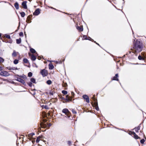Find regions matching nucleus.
Returning a JSON list of instances; mask_svg holds the SVG:
<instances>
[{
  "label": "nucleus",
  "instance_id": "f257e3e1",
  "mask_svg": "<svg viewBox=\"0 0 146 146\" xmlns=\"http://www.w3.org/2000/svg\"><path fill=\"white\" fill-rule=\"evenodd\" d=\"M134 48L135 52H140L142 51V44L140 41L137 40L134 46Z\"/></svg>",
  "mask_w": 146,
  "mask_h": 146
},
{
  "label": "nucleus",
  "instance_id": "f03ea898",
  "mask_svg": "<svg viewBox=\"0 0 146 146\" xmlns=\"http://www.w3.org/2000/svg\"><path fill=\"white\" fill-rule=\"evenodd\" d=\"M62 112L64 113L65 115H66V116L69 117L70 116V113L68 111V110L67 109H63L62 110Z\"/></svg>",
  "mask_w": 146,
  "mask_h": 146
},
{
  "label": "nucleus",
  "instance_id": "7ed1b4c3",
  "mask_svg": "<svg viewBox=\"0 0 146 146\" xmlns=\"http://www.w3.org/2000/svg\"><path fill=\"white\" fill-rule=\"evenodd\" d=\"M40 73L43 77L46 76L48 74V72L45 69L41 70Z\"/></svg>",
  "mask_w": 146,
  "mask_h": 146
},
{
  "label": "nucleus",
  "instance_id": "20e7f679",
  "mask_svg": "<svg viewBox=\"0 0 146 146\" xmlns=\"http://www.w3.org/2000/svg\"><path fill=\"white\" fill-rule=\"evenodd\" d=\"M83 98L84 99L86 100L87 103H89L90 102L89 98L88 96L86 95H83Z\"/></svg>",
  "mask_w": 146,
  "mask_h": 146
},
{
  "label": "nucleus",
  "instance_id": "39448f33",
  "mask_svg": "<svg viewBox=\"0 0 146 146\" xmlns=\"http://www.w3.org/2000/svg\"><path fill=\"white\" fill-rule=\"evenodd\" d=\"M27 1H24L23 2L22 4V5L23 6V8L25 9H27Z\"/></svg>",
  "mask_w": 146,
  "mask_h": 146
},
{
  "label": "nucleus",
  "instance_id": "423d86ee",
  "mask_svg": "<svg viewBox=\"0 0 146 146\" xmlns=\"http://www.w3.org/2000/svg\"><path fill=\"white\" fill-rule=\"evenodd\" d=\"M40 13V9H36L33 13V15H38Z\"/></svg>",
  "mask_w": 146,
  "mask_h": 146
},
{
  "label": "nucleus",
  "instance_id": "0eeeda50",
  "mask_svg": "<svg viewBox=\"0 0 146 146\" xmlns=\"http://www.w3.org/2000/svg\"><path fill=\"white\" fill-rule=\"evenodd\" d=\"M1 74L4 76H8L9 75V74L6 71H3L2 72Z\"/></svg>",
  "mask_w": 146,
  "mask_h": 146
},
{
  "label": "nucleus",
  "instance_id": "6e6552de",
  "mask_svg": "<svg viewBox=\"0 0 146 146\" xmlns=\"http://www.w3.org/2000/svg\"><path fill=\"white\" fill-rule=\"evenodd\" d=\"M131 135H133L135 139H138L139 138L135 132H131Z\"/></svg>",
  "mask_w": 146,
  "mask_h": 146
},
{
  "label": "nucleus",
  "instance_id": "1a4fd4ad",
  "mask_svg": "<svg viewBox=\"0 0 146 146\" xmlns=\"http://www.w3.org/2000/svg\"><path fill=\"white\" fill-rule=\"evenodd\" d=\"M77 29L80 31H83V28L82 26H81L80 27L77 26L76 27Z\"/></svg>",
  "mask_w": 146,
  "mask_h": 146
},
{
  "label": "nucleus",
  "instance_id": "9d476101",
  "mask_svg": "<svg viewBox=\"0 0 146 146\" xmlns=\"http://www.w3.org/2000/svg\"><path fill=\"white\" fill-rule=\"evenodd\" d=\"M66 100L68 101H72V98L70 96H69L68 95H67L66 96Z\"/></svg>",
  "mask_w": 146,
  "mask_h": 146
},
{
  "label": "nucleus",
  "instance_id": "9b49d317",
  "mask_svg": "<svg viewBox=\"0 0 146 146\" xmlns=\"http://www.w3.org/2000/svg\"><path fill=\"white\" fill-rule=\"evenodd\" d=\"M118 74H116L115 75V76L113 77V79H112V80L118 81Z\"/></svg>",
  "mask_w": 146,
  "mask_h": 146
},
{
  "label": "nucleus",
  "instance_id": "f8f14e48",
  "mask_svg": "<svg viewBox=\"0 0 146 146\" xmlns=\"http://www.w3.org/2000/svg\"><path fill=\"white\" fill-rule=\"evenodd\" d=\"M15 7L17 9H19V5L17 2L15 3L14 4Z\"/></svg>",
  "mask_w": 146,
  "mask_h": 146
},
{
  "label": "nucleus",
  "instance_id": "ddd939ff",
  "mask_svg": "<svg viewBox=\"0 0 146 146\" xmlns=\"http://www.w3.org/2000/svg\"><path fill=\"white\" fill-rule=\"evenodd\" d=\"M54 68L53 65L52 64H49V68L50 69L52 70Z\"/></svg>",
  "mask_w": 146,
  "mask_h": 146
},
{
  "label": "nucleus",
  "instance_id": "4468645a",
  "mask_svg": "<svg viewBox=\"0 0 146 146\" xmlns=\"http://www.w3.org/2000/svg\"><path fill=\"white\" fill-rule=\"evenodd\" d=\"M18 81L23 83V84H24L25 83V81L23 79H21L20 78L18 79Z\"/></svg>",
  "mask_w": 146,
  "mask_h": 146
},
{
  "label": "nucleus",
  "instance_id": "2eb2a0df",
  "mask_svg": "<svg viewBox=\"0 0 146 146\" xmlns=\"http://www.w3.org/2000/svg\"><path fill=\"white\" fill-rule=\"evenodd\" d=\"M36 57L34 55L32 54L31 55V59L32 60H36Z\"/></svg>",
  "mask_w": 146,
  "mask_h": 146
},
{
  "label": "nucleus",
  "instance_id": "dca6fc26",
  "mask_svg": "<svg viewBox=\"0 0 146 146\" xmlns=\"http://www.w3.org/2000/svg\"><path fill=\"white\" fill-rule=\"evenodd\" d=\"M16 42L17 44H19L21 42V39L19 38V39H17L16 40Z\"/></svg>",
  "mask_w": 146,
  "mask_h": 146
},
{
  "label": "nucleus",
  "instance_id": "f3484780",
  "mask_svg": "<svg viewBox=\"0 0 146 146\" xmlns=\"http://www.w3.org/2000/svg\"><path fill=\"white\" fill-rule=\"evenodd\" d=\"M42 137L41 136H39L37 137L36 140V142L37 143H38L40 140V139Z\"/></svg>",
  "mask_w": 146,
  "mask_h": 146
},
{
  "label": "nucleus",
  "instance_id": "a211bd4d",
  "mask_svg": "<svg viewBox=\"0 0 146 146\" xmlns=\"http://www.w3.org/2000/svg\"><path fill=\"white\" fill-rule=\"evenodd\" d=\"M31 82H32L33 83H36V80L35 79V78H31Z\"/></svg>",
  "mask_w": 146,
  "mask_h": 146
},
{
  "label": "nucleus",
  "instance_id": "6ab92c4d",
  "mask_svg": "<svg viewBox=\"0 0 146 146\" xmlns=\"http://www.w3.org/2000/svg\"><path fill=\"white\" fill-rule=\"evenodd\" d=\"M30 50L33 53H34L36 52V51L33 48H31L30 49Z\"/></svg>",
  "mask_w": 146,
  "mask_h": 146
},
{
  "label": "nucleus",
  "instance_id": "aec40b11",
  "mask_svg": "<svg viewBox=\"0 0 146 146\" xmlns=\"http://www.w3.org/2000/svg\"><path fill=\"white\" fill-rule=\"evenodd\" d=\"M12 56L13 57H15L17 56L16 52L15 51H14L13 52L12 54Z\"/></svg>",
  "mask_w": 146,
  "mask_h": 146
},
{
  "label": "nucleus",
  "instance_id": "412c9836",
  "mask_svg": "<svg viewBox=\"0 0 146 146\" xmlns=\"http://www.w3.org/2000/svg\"><path fill=\"white\" fill-rule=\"evenodd\" d=\"M134 129L136 132H138L140 129V127H137V128H135Z\"/></svg>",
  "mask_w": 146,
  "mask_h": 146
},
{
  "label": "nucleus",
  "instance_id": "4be33fe9",
  "mask_svg": "<svg viewBox=\"0 0 146 146\" xmlns=\"http://www.w3.org/2000/svg\"><path fill=\"white\" fill-rule=\"evenodd\" d=\"M55 93V92L53 90H52L49 92L50 94L52 95H53Z\"/></svg>",
  "mask_w": 146,
  "mask_h": 146
},
{
  "label": "nucleus",
  "instance_id": "5701e85b",
  "mask_svg": "<svg viewBox=\"0 0 146 146\" xmlns=\"http://www.w3.org/2000/svg\"><path fill=\"white\" fill-rule=\"evenodd\" d=\"M138 58L139 60H144V58L140 55H139L138 56Z\"/></svg>",
  "mask_w": 146,
  "mask_h": 146
},
{
  "label": "nucleus",
  "instance_id": "b1692460",
  "mask_svg": "<svg viewBox=\"0 0 146 146\" xmlns=\"http://www.w3.org/2000/svg\"><path fill=\"white\" fill-rule=\"evenodd\" d=\"M42 108H44L46 109H48L49 108L48 107L46 106L43 105L42 106Z\"/></svg>",
  "mask_w": 146,
  "mask_h": 146
},
{
  "label": "nucleus",
  "instance_id": "393cba45",
  "mask_svg": "<svg viewBox=\"0 0 146 146\" xmlns=\"http://www.w3.org/2000/svg\"><path fill=\"white\" fill-rule=\"evenodd\" d=\"M52 81L50 80H48L46 81V83L48 85H50Z\"/></svg>",
  "mask_w": 146,
  "mask_h": 146
},
{
  "label": "nucleus",
  "instance_id": "a878e982",
  "mask_svg": "<svg viewBox=\"0 0 146 146\" xmlns=\"http://www.w3.org/2000/svg\"><path fill=\"white\" fill-rule=\"evenodd\" d=\"M21 16L22 17H24L25 15V13L24 12H22L20 13Z\"/></svg>",
  "mask_w": 146,
  "mask_h": 146
},
{
  "label": "nucleus",
  "instance_id": "bb28decb",
  "mask_svg": "<svg viewBox=\"0 0 146 146\" xmlns=\"http://www.w3.org/2000/svg\"><path fill=\"white\" fill-rule=\"evenodd\" d=\"M62 93L64 95H66L67 94V92L66 91L63 90L62 91Z\"/></svg>",
  "mask_w": 146,
  "mask_h": 146
},
{
  "label": "nucleus",
  "instance_id": "cd10ccee",
  "mask_svg": "<svg viewBox=\"0 0 146 146\" xmlns=\"http://www.w3.org/2000/svg\"><path fill=\"white\" fill-rule=\"evenodd\" d=\"M23 61L25 63H27L28 62V60L26 58H24Z\"/></svg>",
  "mask_w": 146,
  "mask_h": 146
},
{
  "label": "nucleus",
  "instance_id": "c85d7f7f",
  "mask_svg": "<svg viewBox=\"0 0 146 146\" xmlns=\"http://www.w3.org/2000/svg\"><path fill=\"white\" fill-rule=\"evenodd\" d=\"M4 61V60L3 58L0 57V64L3 62Z\"/></svg>",
  "mask_w": 146,
  "mask_h": 146
},
{
  "label": "nucleus",
  "instance_id": "c756f323",
  "mask_svg": "<svg viewBox=\"0 0 146 146\" xmlns=\"http://www.w3.org/2000/svg\"><path fill=\"white\" fill-rule=\"evenodd\" d=\"M32 75H33V74H32V73L31 72H29L28 73V76L29 77H31L32 76Z\"/></svg>",
  "mask_w": 146,
  "mask_h": 146
},
{
  "label": "nucleus",
  "instance_id": "7c9ffc66",
  "mask_svg": "<svg viewBox=\"0 0 146 146\" xmlns=\"http://www.w3.org/2000/svg\"><path fill=\"white\" fill-rule=\"evenodd\" d=\"M18 63V60L17 59L15 60L14 61V63L15 64H17Z\"/></svg>",
  "mask_w": 146,
  "mask_h": 146
},
{
  "label": "nucleus",
  "instance_id": "2f4dec72",
  "mask_svg": "<svg viewBox=\"0 0 146 146\" xmlns=\"http://www.w3.org/2000/svg\"><path fill=\"white\" fill-rule=\"evenodd\" d=\"M27 22L28 23H30L31 22V20L30 19H29V17H28L27 19Z\"/></svg>",
  "mask_w": 146,
  "mask_h": 146
},
{
  "label": "nucleus",
  "instance_id": "473e14b6",
  "mask_svg": "<svg viewBox=\"0 0 146 146\" xmlns=\"http://www.w3.org/2000/svg\"><path fill=\"white\" fill-rule=\"evenodd\" d=\"M19 78H19V77L18 76H17V75L15 76V79L16 80L18 81V79H19Z\"/></svg>",
  "mask_w": 146,
  "mask_h": 146
},
{
  "label": "nucleus",
  "instance_id": "72a5a7b5",
  "mask_svg": "<svg viewBox=\"0 0 146 146\" xmlns=\"http://www.w3.org/2000/svg\"><path fill=\"white\" fill-rule=\"evenodd\" d=\"M145 141V140L144 139H142L140 141V142L141 143H143Z\"/></svg>",
  "mask_w": 146,
  "mask_h": 146
},
{
  "label": "nucleus",
  "instance_id": "f704fd0d",
  "mask_svg": "<svg viewBox=\"0 0 146 146\" xmlns=\"http://www.w3.org/2000/svg\"><path fill=\"white\" fill-rule=\"evenodd\" d=\"M5 36L8 39H10L11 38L10 36L9 35H6Z\"/></svg>",
  "mask_w": 146,
  "mask_h": 146
},
{
  "label": "nucleus",
  "instance_id": "c9c22d12",
  "mask_svg": "<svg viewBox=\"0 0 146 146\" xmlns=\"http://www.w3.org/2000/svg\"><path fill=\"white\" fill-rule=\"evenodd\" d=\"M28 85L30 86L31 87L32 86V84L31 82H29L28 83Z\"/></svg>",
  "mask_w": 146,
  "mask_h": 146
},
{
  "label": "nucleus",
  "instance_id": "e433bc0d",
  "mask_svg": "<svg viewBox=\"0 0 146 146\" xmlns=\"http://www.w3.org/2000/svg\"><path fill=\"white\" fill-rule=\"evenodd\" d=\"M72 111L73 113L76 114V112L74 110L72 109Z\"/></svg>",
  "mask_w": 146,
  "mask_h": 146
},
{
  "label": "nucleus",
  "instance_id": "4c0bfd02",
  "mask_svg": "<svg viewBox=\"0 0 146 146\" xmlns=\"http://www.w3.org/2000/svg\"><path fill=\"white\" fill-rule=\"evenodd\" d=\"M19 35L20 36H23V32H20L19 33Z\"/></svg>",
  "mask_w": 146,
  "mask_h": 146
},
{
  "label": "nucleus",
  "instance_id": "58836bf2",
  "mask_svg": "<svg viewBox=\"0 0 146 146\" xmlns=\"http://www.w3.org/2000/svg\"><path fill=\"white\" fill-rule=\"evenodd\" d=\"M95 95H93V97L92 98L93 99V100L95 101V100H96V99L95 98Z\"/></svg>",
  "mask_w": 146,
  "mask_h": 146
},
{
  "label": "nucleus",
  "instance_id": "ea45409f",
  "mask_svg": "<svg viewBox=\"0 0 146 146\" xmlns=\"http://www.w3.org/2000/svg\"><path fill=\"white\" fill-rule=\"evenodd\" d=\"M17 69L16 68H10L9 70H15V69Z\"/></svg>",
  "mask_w": 146,
  "mask_h": 146
},
{
  "label": "nucleus",
  "instance_id": "a19ab883",
  "mask_svg": "<svg viewBox=\"0 0 146 146\" xmlns=\"http://www.w3.org/2000/svg\"><path fill=\"white\" fill-rule=\"evenodd\" d=\"M26 78V76H25V75L22 76V78Z\"/></svg>",
  "mask_w": 146,
  "mask_h": 146
},
{
  "label": "nucleus",
  "instance_id": "79ce46f5",
  "mask_svg": "<svg viewBox=\"0 0 146 146\" xmlns=\"http://www.w3.org/2000/svg\"><path fill=\"white\" fill-rule=\"evenodd\" d=\"M68 144L69 145H70L71 144V142L70 141H68Z\"/></svg>",
  "mask_w": 146,
  "mask_h": 146
},
{
  "label": "nucleus",
  "instance_id": "37998d69",
  "mask_svg": "<svg viewBox=\"0 0 146 146\" xmlns=\"http://www.w3.org/2000/svg\"><path fill=\"white\" fill-rule=\"evenodd\" d=\"M63 86H64V87H65L67 86V84L66 83L65 84H64L63 85Z\"/></svg>",
  "mask_w": 146,
  "mask_h": 146
},
{
  "label": "nucleus",
  "instance_id": "c03bdc74",
  "mask_svg": "<svg viewBox=\"0 0 146 146\" xmlns=\"http://www.w3.org/2000/svg\"><path fill=\"white\" fill-rule=\"evenodd\" d=\"M52 125V124L51 123H49L48 124V126L49 127H50Z\"/></svg>",
  "mask_w": 146,
  "mask_h": 146
},
{
  "label": "nucleus",
  "instance_id": "a18cd8bd",
  "mask_svg": "<svg viewBox=\"0 0 146 146\" xmlns=\"http://www.w3.org/2000/svg\"><path fill=\"white\" fill-rule=\"evenodd\" d=\"M71 94H72V95L73 96H74V93L73 92H71Z\"/></svg>",
  "mask_w": 146,
  "mask_h": 146
},
{
  "label": "nucleus",
  "instance_id": "49530a36",
  "mask_svg": "<svg viewBox=\"0 0 146 146\" xmlns=\"http://www.w3.org/2000/svg\"><path fill=\"white\" fill-rule=\"evenodd\" d=\"M17 76H18L20 78H22V76H19L18 75H17Z\"/></svg>",
  "mask_w": 146,
  "mask_h": 146
},
{
  "label": "nucleus",
  "instance_id": "de8ad7c7",
  "mask_svg": "<svg viewBox=\"0 0 146 146\" xmlns=\"http://www.w3.org/2000/svg\"><path fill=\"white\" fill-rule=\"evenodd\" d=\"M50 62H54V61H50Z\"/></svg>",
  "mask_w": 146,
  "mask_h": 146
},
{
  "label": "nucleus",
  "instance_id": "09e8293b",
  "mask_svg": "<svg viewBox=\"0 0 146 146\" xmlns=\"http://www.w3.org/2000/svg\"><path fill=\"white\" fill-rule=\"evenodd\" d=\"M98 108H96V109L97 110H98Z\"/></svg>",
  "mask_w": 146,
  "mask_h": 146
},
{
  "label": "nucleus",
  "instance_id": "8fccbe9b",
  "mask_svg": "<svg viewBox=\"0 0 146 146\" xmlns=\"http://www.w3.org/2000/svg\"><path fill=\"white\" fill-rule=\"evenodd\" d=\"M1 33H0V37H1Z\"/></svg>",
  "mask_w": 146,
  "mask_h": 146
},
{
  "label": "nucleus",
  "instance_id": "3c124183",
  "mask_svg": "<svg viewBox=\"0 0 146 146\" xmlns=\"http://www.w3.org/2000/svg\"><path fill=\"white\" fill-rule=\"evenodd\" d=\"M96 44H98V45H99V44H98V43H96Z\"/></svg>",
  "mask_w": 146,
  "mask_h": 146
},
{
  "label": "nucleus",
  "instance_id": "603ef678",
  "mask_svg": "<svg viewBox=\"0 0 146 146\" xmlns=\"http://www.w3.org/2000/svg\"><path fill=\"white\" fill-rule=\"evenodd\" d=\"M35 134L34 133H33V135H34Z\"/></svg>",
  "mask_w": 146,
  "mask_h": 146
}]
</instances>
